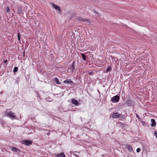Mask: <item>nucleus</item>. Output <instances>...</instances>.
<instances>
[{"mask_svg":"<svg viewBox=\"0 0 157 157\" xmlns=\"http://www.w3.org/2000/svg\"><path fill=\"white\" fill-rule=\"evenodd\" d=\"M52 4L53 7H54L56 10H57L59 11H61V9L59 6L55 5L53 3H52Z\"/></svg>","mask_w":157,"mask_h":157,"instance_id":"obj_12","label":"nucleus"},{"mask_svg":"<svg viewBox=\"0 0 157 157\" xmlns=\"http://www.w3.org/2000/svg\"><path fill=\"white\" fill-rule=\"evenodd\" d=\"M20 33L19 32L18 33L17 37H18V40L19 41H21V40H20L21 36L20 35Z\"/></svg>","mask_w":157,"mask_h":157,"instance_id":"obj_20","label":"nucleus"},{"mask_svg":"<svg viewBox=\"0 0 157 157\" xmlns=\"http://www.w3.org/2000/svg\"><path fill=\"white\" fill-rule=\"evenodd\" d=\"M120 100V96L116 95L113 97L111 99V101L113 103L117 102Z\"/></svg>","mask_w":157,"mask_h":157,"instance_id":"obj_4","label":"nucleus"},{"mask_svg":"<svg viewBox=\"0 0 157 157\" xmlns=\"http://www.w3.org/2000/svg\"><path fill=\"white\" fill-rule=\"evenodd\" d=\"M53 80L55 81L56 83L57 84H61V83L60 82L58 78L56 77H55L53 78Z\"/></svg>","mask_w":157,"mask_h":157,"instance_id":"obj_16","label":"nucleus"},{"mask_svg":"<svg viewBox=\"0 0 157 157\" xmlns=\"http://www.w3.org/2000/svg\"><path fill=\"white\" fill-rule=\"evenodd\" d=\"M154 134L156 138H157V132L155 131L154 132Z\"/></svg>","mask_w":157,"mask_h":157,"instance_id":"obj_26","label":"nucleus"},{"mask_svg":"<svg viewBox=\"0 0 157 157\" xmlns=\"http://www.w3.org/2000/svg\"><path fill=\"white\" fill-rule=\"evenodd\" d=\"M24 56H25V52H24Z\"/></svg>","mask_w":157,"mask_h":157,"instance_id":"obj_29","label":"nucleus"},{"mask_svg":"<svg viewBox=\"0 0 157 157\" xmlns=\"http://www.w3.org/2000/svg\"><path fill=\"white\" fill-rule=\"evenodd\" d=\"M98 92H99V93H100V92L98 90Z\"/></svg>","mask_w":157,"mask_h":157,"instance_id":"obj_30","label":"nucleus"},{"mask_svg":"<svg viewBox=\"0 0 157 157\" xmlns=\"http://www.w3.org/2000/svg\"><path fill=\"white\" fill-rule=\"evenodd\" d=\"M126 104L128 106L134 107L135 106V102L131 100H128L126 101Z\"/></svg>","mask_w":157,"mask_h":157,"instance_id":"obj_5","label":"nucleus"},{"mask_svg":"<svg viewBox=\"0 0 157 157\" xmlns=\"http://www.w3.org/2000/svg\"><path fill=\"white\" fill-rule=\"evenodd\" d=\"M74 155H75V156H76V157H79V156H78L77 155H76V154H74Z\"/></svg>","mask_w":157,"mask_h":157,"instance_id":"obj_28","label":"nucleus"},{"mask_svg":"<svg viewBox=\"0 0 157 157\" xmlns=\"http://www.w3.org/2000/svg\"><path fill=\"white\" fill-rule=\"evenodd\" d=\"M151 126L152 127L155 126L156 125V123L155 120L153 119H151Z\"/></svg>","mask_w":157,"mask_h":157,"instance_id":"obj_15","label":"nucleus"},{"mask_svg":"<svg viewBox=\"0 0 157 157\" xmlns=\"http://www.w3.org/2000/svg\"><path fill=\"white\" fill-rule=\"evenodd\" d=\"M4 63H6L7 62V60L6 59V60H5V59H4Z\"/></svg>","mask_w":157,"mask_h":157,"instance_id":"obj_27","label":"nucleus"},{"mask_svg":"<svg viewBox=\"0 0 157 157\" xmlns=\"http://www.w3.org/2000/svg\"><path fill=\"white\" fill-rule=\"evenodd\" d=\"M121 115V114H119L118 112L113 113L111 114V116L112 118L116 119L119 118Z\"/></svg>","mask_w":157,"mask_h":157,"instance_id":"obj_6","label":"nucleus"},{"mask_svg":"<svg viewBox=\"0 0 157 157\" xmlns=\"http://www.w3.org/2000/svg\"><path fill=\"white\" fill-rule=\"evenodd\" d=\"M11 151L13 152H15L17 153H19L20 151V149L17 148L15 147H13L12 148Z\"/></svg>","mask_w":157,"mask_h":157,"instance_id":"obj_11","label":"nucleus"},{"mask_svg":"<svg viewBox=\"0 0 157 157\" xmlns=\"http://www.w3.org/2000/svg\"><path fill=\"white\" fill-rule=\"evenodd\" d=\"M126 147L127 148L129 151L132 152L133 151V149L132 146L130 144H128L126 145Z\"/></svg>","mask_w":157,"mask_h":157,"instance_id":"obj_14","label":"nucleus"},{"mask_svg":"<svg viewBox=\"0 0 157 157\" xmlns=\"http://www.w3.org/2000/svg\"><path fill=\"white\" fill-rule=\"evenodd\" d=\"M76 19L77 20H78L79 21H81L83 22L87 21L89 23H91V21L90 19L83 18L80 16L76 17Z\"/></svg>","mask_w":157,"mask_h":157,"instance_id":"obj_2","label":"nucleus"},{"mask_svg":"<svg viewBox=\"0 0 157 157\" xmlns=\"http://www.w3.org/2000/svg\"><path fill=\"white\" fill-rule=\"evenodd\" d=\"M63 82L65 83L70 84L73 85L74 84V82L70 79H67Z\"/></svg>","mask_w":157,"mask_h":157,"instance_id":"obj_9","label":"nucleus"},{"mask_svg":"<svg viewBox=\"0 0 157 157\" xmlns=\"http://www.w3.org/2000/svg\"><path fill=\"white\" fill-rule=\"evenodd\" d=\"M111 67H109L106 70V71L107 72H108L109 71H111Z\"/></svg>","mask_w":157,"mask_h":157,"instance_id":"obj_21","label":"nucleus"},{"mask_svg":"<svg viewBox=\"0 0 157 157\" xmlns=\"http://www.w3.org/2000/svg\"><path fill=\"white\" fill-rule=\"evenodd\" d=\"M22 144L27 146H30L32 144V142L31 141L29 140H23Z\"/></svg>","mask_w":157,"mask_h":157,"instance_id":"obj_7","label":"nucleus"},{"mask_svg":"<svg viewBox=\"0 0 157 157\" xmlns=\"http://www.w3.org/2000/svg\"><path fill=\"white\" fill-rule=\"evenodd\" d=\"M140 148H138L137 149L136 151L137 153L139 152L140 151Z\"/></svg>","mask_w":157,"mask_h":157,"instance_id":"obj_24","label":"nucleus"},{"mask_svg":"<svg viewBox=\"0 0 157 157\" xmlns=\"http://www.w3.org/2000/svg\"><path fill=\"white\" fill-rule=\"evenodd\" d=\"M92 72H90V74H92Z\"/></svg>","mask_w":157,"mask_h":157,"instance_id":"obj_31","label":"nucleus"},{"mask_svg":"<svg viewBox=\"0 0 157 157\" xmlns=\"http://www.w3.org/2000/svg\"><path fill=\"white\" fill-rule=\"evenodd\" d=\"M136 117L138 119L140 120L141 118L136 113Z\"/></svg>","mask_w":157,"mask_h":157,"instance_id":"obj_23","label":"nucleus"},{"mask_svg":"<svg viewBox=\"0 0 157 157\" xmlns=\"http://www.w3.org/2000/svg\"><path fill=\"white\" fill-rule=\"evenodd\" d=\"M18 69V68L17 67H14V69L13 70V72L14 73V74H15V73L16 72Z\"/></svg>","mask_w":157,"mask_h":157,"instance_id":"obj_19","label":"nucleus"},{"mask_svg":"<svg viewBox=\"0 0 157 157\" xmlns=\"http://www.w3.org/2000/svg\"><path fill=\"white\" fill-rule=\"evenodd\" d=\"M93 11H94L93 12H94V13L95 14H99L98 12L97 11H96V10H94Z\"/></svg>","mask_w":157,"mask_h":157,"instance_id":"obj_25","label":"nucleus"},{"mask_svg":"<svg viewBox=\"0 0 157 157\" xmlns=\"http://www.w3.org/2000/svg\"><path fill=\"white\" fill-rule=\"evenodd\" d=\"M80 55H81L83 59L85 61L86 60V56L82 53H80Z\"/></svg>","mask_w":157,"mask_h":157,"instance_id":"obj_18","label":"nucleus"},{"mask_svg":"<svg viewBox=\"0 0 157 157\" xmlns=\"http://www.w3.org/2000/svg\"><path fill=\"white\" fill-rule=\"evenodd\" d=\"M56 157H66L65 154L63 152H62L60 154H58L57 155L56 154Z\"/></svg>","mask_w":157,"mask_h":157,"instance_id":"obj_13","label":"nucleus"},{"mask_svg":"<svg viewBox=\"0 0 157 157\" xmlns=\"http://www.w3.org/2000/svg\"><path fill=\"white\" fill-rule=\"evenodd\" d=\"M15 113H12L11 111L5 113V115L7 117H9L11 119H15L16 116Z\"/></svg>","mask_w":157,"mask_h":157,"instance_id":"obj_1","label":"nucleus"},{"mask_svg":"<svg viewBox=\"0 0 157 157\" xmlns=\"http://www.w3.org/2000/svg\"><path fill=\"white\" fill-rule=\"evenodd\" d=\"M75 62L73 61L72 63V64L70 66L67 70V71L69 72H73L75 70Z\"/></svg>","mask_w":157,"mask_h":157,"instance_id":"obj_3","label":"nucleus"},{"mask_svg":"<svg viewBox=\"0 0 157 157\" xmlns=\"http://www.w3.org/2000/svg\"><path fill=\"white\" fill-rule=\"evenodd\" d=\"M71 100V103L72 104L74 105H75L78 106L80 105L79 102L77 100H76L74 98H72Z\"/></svg>","mask_w":157,"mask_h":157,"instance_id":"obj_8","label":"nucleus"},{"mask_svg":"<svg viewBox=\"0 0 157 157\" xmlns=\"http://www.w3.org/2000/svg\"><path fill=\"white\" fill-rule=\"evenodd\" d=\"M10 11V8L8 6H7L6 7V12L7 13H8Z\"/></svg>","mask_w":157,"mask_h":157,"instance_id":"obj_22","label":"nucleus"},{"mask_svg":"<svg viewBox=\"0 0 157 157\" xmlns=\"http://www.w3.org/2000/svg\"><path fill=\"white\" fill-rule=\"evenodd\" d=\"M117 124L119 127H121L122 128H124L127 126V125L123 123L120 122H118Z\"/></svg>","mask_w":157,"mask_h":157,"instance_id":"obj_10","label":"nucleus"},{"mask_svg":"<svg viewBox=\"0 0 157 157\" xmlns=\"http://www.w3.org/2000/svg\"><path fill=\"white\" fill-rule=\"evenodd\" d=\"M17 11L19 14L22 13V8L21 7H17Z\"/></svg>","mask_w":157,"mask_h":157,"instance_id":"obj_17","label":"nucleus"}]
</instances>
